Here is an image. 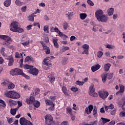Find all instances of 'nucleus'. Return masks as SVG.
I'll return each instance as SVG.
<instances>
[{
  "label": "nucleus",
  "instance_id": "40",
  "mask_svg": "<svg viewBox=\"0 0 125 125\" xmlns=\"http://www.w3.org/2000/svg\"><path fill=\"white\" fill-rule=\"evenodd\" d=\"M101 120H102L103 124H106V123H109V122H110V119L104 118L103 117L101 118Z\"/></svg>",
  "mask_w": 125,
  "mask_h": 125
},
{
  "label": "nucleus",
  "instance_id": "57",
  "mask_svg": "<svg viewBox=\"0 0 125 125\" xmlns=\"http://www.w3.org/2000/svg\"><path fill=\"white\" fill-rule=\"evenodd\" d=\"M40 90L39 88H36L35 90V95H38L40 93Z\"/></svg>",
  "mask_w": 125,
  "mask_h": 125
},
{
  "label": "nucleus",
  "instance_id": "54",
  "mask_svg": "<svg viewBox=\"0 0 125 125\" xmlns=\"http://www.w3.org/2000/svg\"><path fill=\"white\" fill-rule=\"evenodd\" d=\"M21 76H22L23 77H24V78H25V79H27V80H29V79H30V77H29V76H28V75H26V74L23 73V72L21 73Z\"/></svg>",
  "mask_w": 125,
  "mask_h": 125
},
{
  "label": "nucleus",
  "instance_id": "1",
  "mask_svg": "<svg viewBox=\"0 0 125 125\" xmlns=\"http://www.w3.org/2000/svg\"><path fill=\"white\" fill-rule=\"evenodd\" d=\"M18 25H19V23L18 22H12L10 25V30L12 31V32L23 33V32H24V29L20 28V27L18 26Z\"/></svg>",
  "mask_w": 125,
  "mask_h": 125
},
{
  "label": "nucleus",
  "instance_id": "45",
  "mask_svg": "<svg viewBox=\"0 0 125 125\" xmlns=\"http://www.w3.org/2000/svg\"><path fill=\"white\" fill-rule=\"evenodd\" d=\"M83 83H84V82H83L79 81L76 82V84H77V85H83Z\"/></svg>",
  "mask_w": 125,
  "mask_h": 125
},
{
  "label": "nucleus",
  "instance_id": "64",
  "mask_svg": "<svg viewBox=\"0 0 125 125\" xmlns=\"http://www.w3.org/2000/svg\"><path fill=\"white\" fill-rule=\"evenodd\" d=\"M115 124H116L115 121H112L108 124V125H115Z\"/></svg>",
  "mask_w": 125,
  "mask_h": 125
},
{
  "label": "nucleus",
  "instance_id": "8",
  "mask_svg": "<svg viewBox=\"0 0 125 125\" xmlns=\"http://www.w3.org/2000/svg\"><path fill=\"white\" fill-rule=\"evenodd\" d=\"M99 22H103L106 23L108 20H109V18L107 17V16L105 14L101 16L99 19H97Z\"/></svg>",
  "mask_w": 125,
  "mask_h": 125
},
{
  "label": "nucleus",
  "instance_id": "29",
  "mask_svg": "<svg viewBox=\"0 0 125 125\" xmlns=\"http://www.w3.org/2000/svg\"><path fill=\"white\" fill-rule=\"evenodd\" d=\"M93 115L94 117H96L98 115L97 114V107L96 106H94V108L93 107Z\"/></svg>",
  "mask_w": 125,
  "mask_h": 125
},
{
  "label": "nucleus",
  "instance_id": "12",
  "mask_svg": "<svg viewBox=\"0 0 125 125\" xmlns=\"http://www.w3.org/2000/svg\"><path fill=\"white\" fill-rule=\"evenodd\" d=\"M104 14V12L101 9L97 10L95 13V15L97 19H98L100 17L102 16Z\"/></svg>",
  "mask_w": 125,
  "mask_h": 125
},
{
  "label": "nucleus",
  "instance_id": "56",
  "mask_svg": "<svg viewBox=\"0 0 125 125\" xmlns=\"http://www.w3.org/2000/svg\"><path fill=\"white\" fill-rule=\"evenodd\" d=\"M120 116L122 118L125 117V111H122L120 113Z\"/></svg>",
  "mask_w": 125,
  "mask_h": 125
},
{
  "label": "nucleus",
  "instance_id": "59",
  "mask_svg": "<svg viewBox=\"0 0 125 125\" xmlns=\"http://www.w3.org/2000/svg\"><path fill=\"white\" fill-rule=\"evenodd\" d=\"M8 83V82L7 81H5L1 83V85H3V86L6 85Z\"/></svg>",
  "mask_w": 125,
  "mask_h": 125
},
{
  "label": "nucleus",
  "instance_id": "38",
  "mask_svg": "<svg viewBox=\"0 0 125 125\" xmlns=\"http://www.w3.org/2000/svg\"><path fill=\"white\" fill-rule=\"evenodd\" d=\"M15 3L16 5H18L19 6H21L23 4V2H21L20 0H16Z\"/></svg>",
  "mask_w": 125,
  "mask_h": 125
},
{
  "label": "nucleus",
  "instance_id": "36",
  "mask_svg": "<svg viewBox=\"0 0 125 125\" xmlns=\"http://www.w3.org/2000/svg\"><path fill=\"white\" fill-rule=\"evenodd\" d=\"M15 87V85L13 83H10L8 86V89H13Z\"/></svg>",
  "mask_w": 125,
  "mask_h": 125
},
{
  "label": "nucleus",
  "instance_id": "2",
  "mask_svg": "<svg viewBox=\"0 0 125 125\" xmlns=\"http://www.w3.org/2000/svg\"><path fill=\"white\" fill-rule=\"evenodd\" d=\"M5 95L8 98L12 99H18L20 98V94L14 91H7L5 92Z\"/></svg>",
  "mask_w": 125,
  "mask_h": 125
},
{
  "label": "nucleus",
  "instance_id": "15",
  "mask_svg": "<svg viewBox=\"0 0 125 125\" xmlns=\"http://www.w3.org/2000/svg\"><path fill=\"white\" fill-rule=\"evenodd\" d=\"M28 121L24 117H21L20 119V124L21 125H25Z\"/></svg>",
  "mask_w": 125,
  "mask_h": 125
},
{
  "label": "nucleus",
  "instance_id": "10",
  "mask_svg": "<svg viewBox=\"0 0 125 125\" xmlns=\"http://www.w3.org/2000/svg\"><path fill=\"white\" fill-rule=\"evenodd\" d=\"M82 48L84 49V51L82 53V54H86V55H88V49H89V45L87 44H84L82 45Z\"/></svg>",
  "mask_w": 125,
  "mask_h": 125
},
{
  "label": "nucleus",
  "instance_id": "16",
  "mask_svg": "<svg viewBox=\"0 0 125 125\" xmlns=\"http://www.w3.org/2000/svg\"><path fill=\"white\" fill-rule=\"evenodd\" d=\"M101 66L99 64L94 65L91 67V71L92 72H96L97 70H99Z\"/></svg>",
  "mask_w": 125,
  "mask_h": 125
},
{
  "label": "nucleus",
  "instance_id": "48",
  "mask_svg": "<svg viewBox=\"0 0 125 125\" xmlns=\"http://www.w3.org/2000/svg\"><path fill=\"white\" fill-rule=\"evenodd\" d=\"M0 103L2 104V107H4V108H5V107L6 106V104H5V102H4V101L2 100H0Z\"/></svg>",
  "mask_w": 125,
  "mask_h": 125
},
{
  "label": "nucleus",
  "instance_id": "37",
  "mask_svg": "<svg viewBox=\"0 0 125 125\" xmlns=\"http://www.w3.org/2000/svg\"><path fill=\"white\" fill-rule=\"evenodd\" d=\"M106 74H107V79H108V80H111V79H112V78H113L114 76V73H108Z\"/></svg>",
  "mask_w": 125,
  "mask_h": 125
},
{
  "label": "nucleus",
  "instance_id": "26",
  "mask_svg": "<svg viewBox=\"0 0 125 125\" xmlns=\"http://www.w3.org/2000/svg\"><path fill=\"white\" fill-rule=\"evenodd\" d=\"M58 41V40L56 38H55L53 39V42L54 43V45L56 48H58L59 47V45L58 44V43L57 42Z\"/></svg>",
  "mask_w": 125,
  "mask_h": 125
},
{
  "label": "nucleus",
  "instance_id": "14",
  "mask_svg": "<svg viewBox=\"0 0 125 125\" xmlns=\"http://www.w3.org/2000/svg\"><path fill=\"white\" fill-rule=\"evenodd\" d=\"M30 73L33 76H38L39 74V69H37L36 68H33L30 70Z\"/></svg>",
  "mask_w": 125,
  "mask_h": 125
},
{
  "label": "nucleus",
  "instance_id": "7",
  "mask_svg": "<svg viewBox=\"0 0 125 125\" xmlns=\"http://www.w3.org/2000/svg\"><path fill=\"white\" fill-rule=\"evenodd\" d=\"M99 95L103 99H106L107 97L109 95V93L106 91H99Z\"/></svg>",
  "mask_w": 125,
  "mask_h": 125
},
{
  "label": "nucleus",
  "instance_id": "55",
  "mask_svg": "<svg viewBox=\"0 0 125 125\" xmlns=\"http://www.w3.org/2000/svg\"><path fill=\"white\" fill-rule=\"evenodd\" d=\"M21 9L22 12H26V10H27V6H22Z\"/></svg>",
  "mask_w": 125,
  "mask_h": 125
},
{
  "label": "nucleus",
  "instance_id": "13",
  "mask_svg": "<svg viewBox=\"0 0 125 125\" xmlns=\"http://www.w3.org/2000/svg\"><path fill=\"white\" fill-rule=\"evenodd\" d=\"M92 110H93V105L91 104L88 106V107H86L84 112L85 114H87V115H90Z\"/></svg>",
  "mask_w": 125,
  "mask_h": 125
},
{
  "label": "nucleus",
  "instance_id": "18",
  "mask_svg": "<svg viewBox=\"0 0 125 125\" xmlns=\"http://www.w3.org/2000/svg\"><path fill=\"white\" fill-rule=\"evenodd\" d=\"M114 9L113 7H111L107 10V13L109 16H112L114 14Z\"/></svg>",
  "mask_w": 125,
  "mask_h": 125
},
{
  "label": "nucleus",
  "instance_id": "63",
  "mask_svg": "<svg viewBox=\"0 0 125 125\" xmlns=\"http://www.w3.org/2000/svg\"><path fill=\"white\" fill-rule=\"evenodd\" d=\"M43 41L45 42H49V39H48V37H45L43 39Z\"/></svg>",
  "mask_w": 125,
  "mask_h": 125
},
{
  "label": "nucleus",
  "instance_id": "9",
  "mask_svg": "<svg viewBox=\"0 0 125 125\" xmlns=\"http://www.w3.org/2000/svg\"><path fill=\"white\" fill-rule=\"evenodd\" d=\"M29 43H30V40H29V39L26 37H22L21 44L23 45V46H28Z\"/></svg>",
  "mask_w": 125,
  "mask_h": 125
},
{
  "label": "nucleus",
  "instance_id": "24",
  "mask_svg": "<svg viewBox=\"0 0 125 125\" xmlns=\"http://www.w3.org/2000/svg\"><path fill=\"white\" fill-rule=\"evenodd\" d=\"M3 4L6 7H8V6H10V4H11V0H6L4 2Z\"/></svg>",
  "mask_w": 125,
  "mask_h": 125
},
{
  "label": "nucleus",
  "instance_id": "11",
  "mask_svg": "<svg viewBox=\"0 0 125 125\" xmlns=\"http://www.w3.org/2000/svg\"><path fill=\"white\" fill-rule=\"evenodd\" d=\"M40 42L42 44L43 50L45 51L46 54H49V53H50V49H49V47L46 46L45 43L43 42V41H41Z\"/></svg>",
  "mask_w": 125,
  "mask_h": 125
},
{
  "label": "nucleus",
  "instance_id": "33",
  "mask_svg": "<svg viewBox=\"0 0 125 125\" xmlns=\"http://www.w3.org/2000/svg\"><path fill=\"white\" fill-rule=\"evenodd\" d=\"M86 16H87V15L84 13H81L80 14V17L82 20H84V19L86 18Z\"/></svg>",
  "mask_w": 125,
  "mask_h": 125
},
{
  "label": "nucleus",
  "instance_id": "28",
  "mask_svg": "<svg viewBox=\"0 0 125 125\" xmlns=\"http://www.w3.org/2000/svg\"><path fill=\"white\" fill-rule=\"evenodd\" d=\"M62 90L65 96H68V95H69V94H68V90L67 89V87L65 86H63L62 87Z\"/></svg>",
  "mask_w": 125,
  "mask_h": 125
},
{
  "label": "nucleus",
  "instance_id": "47",
  "mask_svg": "<svg viewBox=\"0 0 125 125\" xmlns=\"http://www.w3.org/2000/svg\"><path fill=\"white\" fill-rule=\"evenodd\" d=\"M49 81H50V83H53V82H54V81H55V77H54L52 76H50L49 77Z\"/></svg>",
  "mask_w": 125,
  "mask_h": 125
},
{
  "label": "nucleus",
  "instance_id": "44",
  "mask_svg": "<svg viewBox=\"0 0 125 125\" xmlns=\"http://www.w3.org/2000/svg\"><path fill=\"white\" fill-rule=\"evenodd\" d=\"M7 120L8 124H12L13 123V118L7 117Z\"/></svg>",
  "mask_w": 125,
  "mask_h": 125
},
{
  "label": "nucleus",
  "instance_id": "53",
  "mask_svg": "<svg viewBox=\"0 0 125 125\" xmlns=\"http://www.w3.org/2000/svg\"><path fill=\"white\" fill-rule=\"evenodd\" d=\"M63 27L64 30H67V28H68V23L67 22L63 23Z\"/></svg>",
  "mask_w": 125,
  "mask_h": 125
},
{
  "label": "nucleus",
  "instance_id": "27",
  "mask_svg": "<svg viewBox=\"0 0 125 125\" xmlns=\"http://www.w3.org/2000/svg\"><path fill=\"white\" fill-rule=\"evenodd\" d=\"M34 60V59H33L32 57L27 56L24 60V62L26 63H30L31 61H33Z\"/></svg>",
  "mask_w": 125,
  "mask_h": 125
},
{
  "label": "nucleus",
  "instance_id": "4",
  "mask_svg": "<svg viewBox=\"0 0 125 125\" xmlns=\"http://www.w3.org/2000/svg\"><path fill=\"white\" fill-rule=\"evenodd\" d=\"M23 71L19 68H15L10 71V74L12 76H21Z\"/></svg>",
  "mask_w": 125,
  "mask_h": 125
},
{
  "label": "nucleus",
  "instance_id": "35",
  "mask_svg": "<svg viewBox=\"0 0 125 125\" xmlns=\"http://www.w3.org/2000/svg\"><path fill=\"white\" fill-rule=\"evenodd\" d=\"M4 51H5V48H4L3 47H1L0 50V52L3 56H5V55H6L5 53L4 52Z\"/></svg>",
  "mask_w": 125,
  "mask_h": 125
},
{
  "label": "nucleus",
  "instance_id": "49",
  "mask_svg": "<svg viewBox=\"0 0 125 125\" xmlns=\"http://www.w3.org/2000/svg\"><path fill=\"white\" fill-rule=\"evenodd\" d=\"M71 90H72V91H73V92H77V91L79 90V89L77 87H73L71 88Z\"/></svg>",
  "mask_w": 125,
  "mask_h": 125
},
{
  "label": "nucleus",
  "instance_id": "30",
  "mask_svg": "<svg viewBox=\"0 0 125 125\" xmlns=\"http://www.w3.org/2000/svg\"><path fill=\"white\" fill-rule=\"evenodd\" d=\"M18 110V107H17L16 108H11L10 110V113L11 115H13V116H15L16 114V112H17Z\"/></svg>",
  "mask_w": 125,
  "mask_h": 125
},
{
  "label": "nucleus",
  "instance_id": "41",
  "mask_svg": "<svg viewBox=\"0 0 125 125\" xmlns=\"http://www.w3.org/2000/svg\"><path fill=\"white\" fill-rule=\"evenodd\" d=\"M43 31L45 32V33H49L48 25H45L43 27Z\"/></svg>",
  "mask_w": 125,
  "mask_h": 125
},
{
  "label": "nucleus",
  "instance_id": "6",
  "mask_svg": "<svg viewBox=\"0 0 125 125\" xmlns=\"http://www.w3.org/2000/svg\"><path fill=\"white\" fill-rule=\"evenodd\" d=\"M3 40L4 41H5L3 42V45H9V44H10V43H11V42H12V41L11 40V38H10L9 36L6 35H5Z\"/></svg>",
  "mask_w": 125,
  "mask_h": 125
},
{
  "label": "nucleus",
  "instance_id": "62",
  "mask_svg": "<svg viewBox=\"0 0 125 125\" xmlns=\"http://www.w3.org/2000/svg\"><path fill=\"white\" fill-rule=\"evenodd\" d=\"M7 60H9V61H11L12 60H14V59H13V57H12V56H10L8 57Z\"/></svg>",
  "mask_w": 125,
  "mask_h": 125
},
{
  "label": "nucleus",
  "instance_id": "32",
  "mask_svg": "<svg viewBox=\"0 0 125 125\" xmlns=\"http://www.w3.org/2000/svg\"><path fill=\"white\" fill-rule=\"evenodd\" d=\"M120 86V90L119 91L120 92V93H124V92L125 91V86L124 85L120 84H119Z\"/></svg>",
  "mask_w": 125,
  "mask_h": 125
},
{
  "label": "nucleus",
  "instance_id": "23",
  "mask_svg": "<svg viewBox=\"0 0 125 125\" xmlns=\"http://www.w3.org/2000/svg\"><path fill=\"white\" fill-rule=\"evenodd\" d=\"M32 104L34 105V107H36V108H39V107H40L41 105V103H40V102L38 101H35V99Z\"/></svg>",
  "mask_w": 125,
  "mask_h": 125
},
{
  "label": "nucleus",
  "instance_id": "20",
  "mask_svg": "<svg viewBox=\"0 0 125 125\" xmlns=\"http://www.w3.org/2000/svg\"><path fill=\"white\" fill-rule=\"evenodd\" d=\"M35 101V98L33 96H30L29 99H26V102L27 104H32Z\"/></svg>",
  "mask_w": 125,
  "mask_h": 125
},
{
  "label": "nucleus",
  "instance_id": "17",
  "mask_svg": "<svg viewBox=\"0 0 125 125\" xmlns=\"http://www.w3.org/2000/svg\"><path fill=\"white\" fill-rule=\"evenodd\" d=\"M25 56V54L24 53H19L18 52H16L15 54V58H23Z\"/></svg>",
  "mask_w": 125,
  "mask_h": 125
},
{
  "label": "nucleus",
  "instance_id": "5",
  "mask_svg": "<svg viewBox=\"0 0 125 125\" xmlns=\"http://www.w3.org/2000/svg\"><path fill=\"white\" fill-rule=\"evenodd\" d=\"M45 125H48V122H50L51 125L53 124V118L50 114H47L45 117Z\"/></svg>",
  "mask_w": 125,
  "mask_h": 125
},
{
  "label": "nucleus",
  "instance_id": "51",
  "mask_svg": "<svg viewBox=\"0 0 125 125\" xmlns=\"http://www.w3.org/2000/svg\"><path fill=\"white\" fill-rule=\"evenodd\" d=\"M9 103H11V104H13L14 105H16L17 104L16 101L13 100H9Z\"/></svg>",
  "mask_w": 125,
  "mask_h": 125
},
{
  "label": "nucleus",
  "instance_id": "43",
  "mask_svg": "<svg viewBox=\"0 0 125 125\" xmlns=\"http://www.w3.org/2000/svg\"><path fill=\"white\" fill-rule=\"evenodd\" d=\"M97 124H98V121L96 120L94 122H90L89 124H87V125H97Z\"/></svg>",
  "mask_w": 125,
  "mask_h": 125
},
{
  "label": "nucleus",
  "instance_id": "61",
  "mask_svg": "<svg viewBox=\"0 0 125 125\" xmlns=\"http://www.w3.org/2000/svg\"><path fill=\"white\" fill-rule=\"evenodd\" d=\"M54 104H52V106H50L49 108V111H53L54 110Z\"/></svg>",
  "mask_w": 125,
  "mask_h": 125
},
{
  "label": "nucleus",
  "instance_id": "46",
  "mask_svg": "<svg viewBox=\"0 0 125 125\" xmlns=\"http://www.w3.org/2000/svg\"><path fill=\"white\" fill-rule=\"evenodd\" d=\"M87 2L90 6H93L94 5V3L91 0H87Z\"/></svg>",
  "mask_w": 125,
  "mask_h": 125
},
{
  "label": "nucleus",
  "instance_id": "31",
  "mask_svg": "<svg viewBox=\"0 0 125 125\" xmlns=\"http://www.w3.org/2000/svg\"><path fill=\"white\" fill-rule=\"evenodd\" d=\"M44 65L45 66H50V61L47 59H44L43 60Z\"/></svg>",
  "mask_w": 125,
  "mask_h": 125
},
{
  "label": "nucleus",
  "instance_id": "50",
  "mask_svg": "<svg viewBox=\"0 0 125 125\" xmlns=\"http://www.w3.org/2000/svg\"><path fill=\"white\" fill-rule=\"evenodd\" d=\"M25 67L26 69H28L29 70H32V69H33V68H34V66H33V65H29L28 64H26L25 65Z\"/></svg>",
  "mask_w": 125,
  "mask_h": 125
},
{
  "label": "nucleus",
  "instance_id": "42",
  "mask_svg": "<svg viewBox=\"0 0 125 125\" xmlns=\"http://www.w3.org/2000/svg\"><path fill=\"white\" fill-rule=\"evenodd\" d=\"M103 55V53L101 51H98L97 53V56L99 58H101Z\"/></svg>",
  "mask_w": 125,
  "mask_h": 125
},
{
  "label": "nucleus",
  "instance_id": "39",
  "mask_svg": "<svg viewBox=\"0 0 125 125\" xmlns=\"http://www.w3.org/2000/svg\"><path fill=\"white\" fill-rule=\"evenodd\" d=\"M35 16H36V15L35 16V15L34 14H32L29 16L28 17V19L29 21H32V22H34V19L35 18Z\"/></svg>",
  "mask_w": 125,
  "mask_h": 125
},
{
  "label": "nucleus",
  "instance_id": "22",
  "mask_svg": "<svg viewBox=\"0 0 125 125\" xmlns=\"http://www.w3.org/2000/svg\"><path fill=\"white\" fill-rule=\"evenodd\" d=\"M74 15H75V13H74V12H68L65 14V16L66 17H68V20H71V17H73V16H74Z\"/></svg>",
  "mask_w": 125,
  "mask_h": 125
},
{
  "label": "nucleus",
  "instance_id": "3",
  "mask_svg": "<svg viewBox=\"0 0 125 125\" xmlns=\"http://www.w3.org/2000/svg\"><path fill=\"white\" fill-rule=\"evenodd\" d=\"M88 93L90 96L92 97H97L98 94L95 92V88L94 87V84H91L89 87Z\"/></svg>",
  "mask_w": 125,
  "mask_h": 125
},
{
  "label": "nucleus",
  "instance_id": "19",
  "mask_svg": "<svg viewBox=\"0 0 125 125\" xmlns=\"http://www.w3.org/2000/svg\"><path fill=\"white\" fill-rule=\"evenodd\" d=\"M101 77L102 79L103 83H106V81H107V73L104 72L101 75Z\"/></svg>",
  "mask_w": 125,
  "mask_h": 125
},
{
  "label": "nucleus",
  "instance_id": "58",
  "mask_svg": "<svg viewBox=\"0 0 125 125\" xmlns=\"http://www.w3.org/2000/svg\"><path fill=\"white\" fill-rule=\"evenodd\" d=\"M14 63V60L12 61H9L8 66H12Z\"/></svg>",
  "mask_w": 125,
  "mask_h": 125
},
{
  "label": "nucleus",
  "instance_id": "52",
  "mask_svg": "<svg viewBox=\"0 0 125 125\" xmlns=\"http://www.w3.org/2000/svg\"><path fill=\"white\" fill-rule=\"evenodd\" d=\"M67 113H69L70 115H72V108L70 107H67L66 108Z\"/></svg>",
  "mask_w": 125,
  "mask_h": 125
},
{
  "label": "nucleus",
  "instance_id": "21",
  "mask_svg": "<svg viewBox=\"0 0 125 125\" xmlns=\"http://www.w3.org/2000/svg\"><path fill=\"white\" fill-rule=\"evenodd\" d=\"M111 67V64L109 63H106L104 66V69L105 72H108L110 70V67Z\"/></svg>",
  "mask_w": 125,
  "mask_h": 125
},
{
  "label": "nucleus",
  "instance_id": "25",
  "mask_svg": "<svg viewBox=\"0 0 125 125\" xmlns=\"http://www.w3.org/2000/svg\"><path fill=\"white\" fill-rule=\"evenodd\" d=\"M105 48H108V49H115V48H116V46L112 44H106L105 45Z\"/></svg>",
  "mask_w": 125,
  "mask_h": 125
},
{
  "label": "nucleus",
  "instance_id": "34",
  "mask_svg": "<svg viewBox=\"0 0 125 125\" xmlns=\"http://www.w3.org/2000/svg\"><path fill=\"white\" fill-rule=\"evenodd\" d=\"M45 102L46 103V104L48 106H51L52 105H53V104H54L52 102H51V101L49 100H45Z\"/></svg>",
  "mask_w": 125,
  "mask_h": 125
},
{
  "label": "nucleus",
  "instance_id": "60",
  "mask_svg": "<svg viewBox=\"0 0 125 125\" xmlns=\"http://www.w3.org/2000/svg\"><path fill=\"white\" fill-rule=\"evenodd\" d=\"M22 102H21L20 101L18 102V109H19V108H20V107H22Z\"/></svg>",
  "mask_w": 125,
  "mask_h": 125
}]
</instances>
